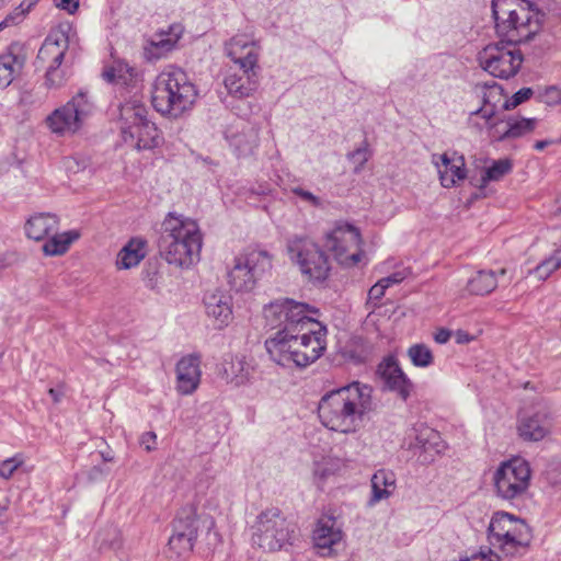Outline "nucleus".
Segmentation results:
<instances>
[{
	"label": "nucleus",
	"mask_w": 561,
	"mask_h": 561,
	"mask_svg": "<svg viewBox=\"0 0 561 561\" xmlns=\"http://www.w3.org/2000/svg\"><path fill=\"white\" fill-rule=\"evenodd\" d=\"M148 110L138 96H133L119 106L121 130L124 141L127 142V135L134 133V128L145 122L148 117Z\"/></svg>",
	"instance_id": "a878e982"
},
{
	"label": "nucleus",
	"mask_w": 561,
	"mask_h": 561,
	"mask_svg": "<svg viewBox=\"0 0 561 561\" xmlns=\"http://www.w3.org/2000/svg\"><path fill=\"white\" fill-rule=\"evenodd\" d=\"M228 93L236 99L252 96L259 88L257 67H230L224 80Z\"/></svg>",
	"instance_id": "a211bd4d"
},
{
	"label": "nucleus",
	"mask_w": 561,
	"mask_h": 561,
	"mask_svg": "<svg viewBox=\"0 0 561 561\" xmlns=\"http://www.w3.org/2000/svg\"><path fill=\"white\" fill-rule=\"evenodd\" d=\"M18 260V254L14 251H0V270L14 264Z\"/></svg>",
	"instance_id": "6e6d98bb"
},
{
	"label": "nucleus",
	"mask_w": 561,
	"mask_h": 561,
	"mask_svg": "<svg viewBox=\"0 0 561 561\" xmlns=\"http://www.w3.org/2000/svg\"><path fill=\"white\" fill-rule=\"evenodd\" d=\"M14 20L15 18L12 16V15H9L8 18H5L2 22H0V32L7 27L8 25H10L11 23H14Z\"/></svg>",
	"instance_id": "0e129e2a"
},
{
	"label": "nucleus",
	"mask_w": 561,
	"mask_h": 561,
	"mask_svg": "<svg viewBox=\"0 0 561 561\" xmlns=\"http://www.w3.org/2000/svg\"><path fill=\"white\" fill-rule=\"evenodd\" d=\"M450 336H451V332L449 330L439 329L434 334V340L438 344H445V343H447L449 341Z\"/></svg>",
	"instance_id": "bf43d9fd"
},
{
	"label": "nucleus",
	"mask_w": 561,
	"mask_h": 561,
	"mask_svg": "<svg viewBox=\"0 0 561 561\" xmlns=\"http://www.w3.org/2000/svg\"><path fill=\"white\" fill-rule=\"evenodd\" d=\"M551 144L550 140H539L534 144V148L538 151L543 150L547 146Z\"/></svg>",
	"instance_id": "e2e57ef3"
},
{
	"label": "nucleus",
	"mask_w": 561,
	"mask_h": 561,
	"mask_svg": "<svg viewBox=\"0 0 561 561\" xmlns=\"http://www.w3.org/2000/svg\"><path fill=\"white\" fill-rule=\"evenodd\" d=\"M204 307L207 317L213 321L217 330H222L230 324L233 319L232 296L224 290L216 289L208 291L204 296Z\"/></svg>",
	"instance_id": "6ab92c4d"
},
{
	"label": "nucleus",
	"mask_w": 561,
	"mask_h": 561,
	"mask_svg": "<svg viewBox=\"0 0 561 561\" xmlns=\"http://www.w3.org/2000/svg\"><path fill=\"white\" fill-rule=\"evenodd\" d=\"M68 48V37L62 32L50 34L43 43L37 54V61L42 65L61 66L66 50Z\"/></svg>",
	"instance_id": "bb28decb"
},
{
	"label": "nucleus",
	"mask_w": 561,
	"mask_h": 561,
	"mask_svg": "<svg viewBox=\"0 0 561 561\" xmlns=\"http://www.w3.org/2000/svg\"><path fill=\"white\" fill-rule=\"evenodd\" d=\"M371 392L370 386L359 381L327 392L318 404L321 424L339 433H355L373 409Z\"/></svg>",
	"instance_id": "f257e3e1"
},
{
	"label": "nucleus",
	"mask_w": 561,
	"mask_h": 561,
	"mask_svg": "<svg viewBox=\"0 0 561 561\" xmlns=\"http://www.w3.org/2000/svg\"><path fill=\"white\" fill-rule=\"evenodd\" d=\"M146 256V242L135 238L123 247L117 254L116 266L119 270H129L137 266Z\"/></svg>",
	"instance_id": "473e14b6"
},
{
	"label": "nucleus",
	"mask_w": 561,
	"mask_h": 561,
	"mask_svg": "<svg viewBox=\"0 0 561 561\" xmlns=\"http://www.w3.org/2000/svg\"><path fill=\"white\" fill-rule=\"evenodd\" d=\"M157 435L154 432H146L140 437V445L145 447L147 451L156 449Z\"/></svg>",
	"instance_id": "4d7b16f0"
},
{
	"label": "nucleus",
	"mask_w": 561,
	"mask_h": 561,
	"mask_svg": "<svg viewBox=\"0 0 561 561\" xmlns=\"http://www.w3.org/2000/svg\"><path fill=\"white\" fill-rule=\"evenodd\" d=\"M432 163L435 165L442 186L450 188L459 185L467 178L466 163L462 156L453 152L432 154Z\"/></svg>",
	"instance_id": "aec40b11"
},
{
	"label": "nucleus",
	"mask_w": 561,
	"mask_h": 561,
	"mask_svg": "<svg viewBox=\"0 0 561 561\" xmlns=\"http://www.w3.org/2000/svg\"><path fill=\"white\" fill-rule=\"evenodd\" d=\"M53 233L54 236L43 245V251L46 255H61L66 253L70 244L80 237L79 232L76 230L62 233Z\"/></svg>",
	"instance_id": "ea45409f"
},
{
	"label": "nucleus",
	"mask_w": 561,
	"mask_h": 561,
	"mask_svg": "<svg viewBox=\"0 0 561 561\" xmlns=\"http://www.w3.org/2000/svg\"><path fill=\"white\" fill-rule=\"evenodd\" d=\"M54 2L58 8L67 10L69 13L75 12L79 5V0H54Z\"/></svg>",
	"instance_id": "13d9d810"
},
{
	"label": "nucleus",
	"mask_w": 561,
	"mask_h": 561,
	"mask_svg": "<svg viewBox=\"0 0 561 561\" xmlns=\"http://www.w3.org/2000/svg\"><path fill=\"white\" fill-rule=\"evenodd\" d=\"M408 356L415 367L426 368L434 362L432 351L425 344H413L408 348Z\"/></svg>",
	"instance_id": "79ce46f5"
},
{
	"label": "nucleus",
	"mask_w": 561,
	"mask_h": 561,
	"mask_svg": "<svg viewBox=\"0 0 561 561\" xmlns=\"http://www.w3.org/2000/svg\"><path fill=\"white\" fill-rule=\"evenodd\" d=\"M497 287L493 271H479L467 283V290L472 295H488Z\"/></svg>",
	"instance_id": "58836bf2"
},
{
	"label": "nucleus",
	"mask_w": 561,
	"mask_h": 561,
	"mask_svg": "<svg viewBox=\"0 0 561 561\" xmlns=\"http://www.w3.org/2000/svg\"><path fill=\"white\" fill-rule=\"evenodd\" d=\"M492 13L497 35L517 44L533 38L543 18L528 0H492Z\"/></svg>",
	"instance_id": "39448f33"
},
{
	"label": "nucleus",
	"mask_w": 561,
	"mask_h": 561,
	"mask_svg": "<svg viewBox=\"0 0 561 561\" xmlns=\"http://www.w3.org/2000/svg\"><path fill=\"white\" fill-rule=\"evenodd\" d=\"M203 237L197 222L169 213L161 226L159 252L170 265L188 268L199 260Z\"/></svg>",
	"instance_id": "7ed1b4c3"
},
{
	"label": "nucleus",
	"mask_w": 561,
	"mask_h": 561,
	"mask_svg": "<svg viewBox=\"0 0 561 561\" xmlns=\"http://www.w3.org/2000/svg\"><path fill=\"white\" fill-rule=\"evenodd\" d=\"M438 440V432L423 423H419L408 430L403 439V446L414 453H430L432 450L439 453Z\"/></svg>",
	"instance_id": "b1692460"
},
{
	"label": "nucleus",
	"mask_w": 561,
	"mask_h": 561,
	"mask_svg": "<svg viewBox=\"0 0 561 561\" xmlns=\"http://www.w3.org/2000/svg\"><path fill=\"white\" fill-rule=\"evenodd\" d=\"M317 314V308L290 298H279L264 307V318L267 324L288 333L309 327L316 320L313 316Z\"/></svg>",
	"instance_id": "1a4fd4ad"
},
{
	"label": "nucleus",
	"mask_w": 561,
	"mask_h": 561,
	"mask_svg": "<svg viewBox=\"0 0 561 561\" xmlns=\"http://www.w3.org/2000/svg\"><path fill=\"white\" fill-rule=\"evenodd\" d=\"M340 469L339 459L332 457H323L314 462L313 477L320 483L324 482L329 477L333 476Z\"/></svg>",
	"instance_id": "37998d69"
},
{
	"label": "nucleus",
	"mask_w": 561,
	"mask_h": 561,
	"mask_svg": "<svg viewBox=\"0 0 561 561\" xmlns=\"http://www.w3.org/2000/svg\"><path fill=\"white\" fill-rule=\"evenodd\" d=\"M456 340H457V343H467L471 339H470L468 333L462 332V331H458L457 334H456Z\"/></svg>",
	"instance_id": "680f3d73"
},
{
	"label": "nucleus",
	"mask_w": 561,
	"mask_h": 561,
	"mask_svg": "<svg viewBox=\"0 0 561 561\" xmlns=\"http://www.w3.org/2000/svg\"><path fill=\"white\" fill-rule=\"evenodd\" d=\"M252 543L264 551H278L293 545L296 526L287 520L279 508L262 511L252 526Z\"/></svg>",
	"instance_id": "423d86ee"
},
{
	"label": "nucleus",
	"mask_w": 561,
	"mask_h": 561,
	"mask_svg": "<svg viewBox=\"0 0 561 561\" xmlns=\"http://www.w3.org/2000/svg\"><path fill=\"white\" fill-rule=\"evenodd\" d=\"M512 170V163L507 159H500L493 161L492 164L484 169L481 179L480 187H484L490 182L500 181L504 175L510 173Z\"/></svg>",
	"instance_id": "a19ab883"
},
{
	"label": "nucleus",
	"mask_w": 561,
	"mask_h": 561,
	"mask_svg": "<svg viewBox=\"0 0 561 561\" xmlns=\"http://www.w3.org/2000/svg\"><path fill=\"white\" fill-rule=\"evenodd\" d=\"M23 463L24 457L22 454H16L11 458L0 461V477L9 480Z\"/></svg>",
	"instance_id": "a18cd8bd"
},
{
	"label": "nucleus",
	"mask_w": 561,
	"mask_h": 561,
	"mask_svg": "<svg viewBox=\"0 0 561 561\" xmlns=\"http://www.w3.org/2000/svg\"><path fill=\"white\" fill-rule=\"evenodd\" d=\"M87 165V161L78 157H67L64 159V168L69 174H77L84 171Z\"/></svg>",
	"instance_id": "3c124183"
},
{
	"label": "nucleus",
	"mask_w": 561,
	"mask_h": 561,
	"mask_svg": "<svg viewBox=\"0 0 561 561\" xmlns=\"http://www.w3.org/2000/svg\"><path fill=\"white\" fill-rule=\"evenodd\" d=\"M474 92L482 100V105L470 113V127L479 131L485 128L491 138L503 141L504 139H500L499 136L505 131L506 119L496 118L497 103L502 99L501 87L494 81L477 83Z\"/></svg>",
	"instance_id": "f8f14e48"
},
{
	"label": "nucleus",
	"mask_w": 561,
	"mask_h": 561,
	"mask_svg": "<svg viewBox=\"0 0 561 561\" xmlns=\"http://www.w3.org/2000/svg\"><path fill=\"white\" fill-rule=\"evenodd\" d=\"M48 393L50 394V397L53 398V400L55 402H59L60 397H61V392L60 391H58V390H56L54 388H50Z\"/></svg>",
	"instance_id": "69168bd1"
},
{
	"label": "nucleus",
	"mask_w": 561,
	"mask_h": 561,
	"mask_svg": "<svg viewBox=\"0 0 561 561\" xmlns=\"http://www.w3.org/2000/svg\"><path fill=\"white\" fill-rule=\"evenodd\" d=\"M530 539V529L524 520L504 512L493 515L489 525V541L503 553H517L529 545Z\"/></svg>",
	"instance_id": "9d476101"
},
{
	"label": "nucleus",
	"mask_w": 561,
	"mask_h": 561,
	"mask_svg": "<svg viewBox=\"0 0 561 561\" xmlns=\"http://www.w3.org/2000/svg\"><path fill=\"white\" fill-rule=\"evenodd\" d=\"M250 369L245 357L240 355L231 356L222 365L225 379L234 386L243 385L249 379Z\"/></svg>",
	"instance_id": "f704fd0d"
},
{
	"label": "nucleus",
	"mask_w": 561,
	"mask_h": 561,
	"mask_svg": "<svg viewBox=\"0 0 561 561\" xmlns=\"http://www.w3.org/2000/svg\"><path fill=\"white\" fill-rule=\"evenodd\" d=\"M362 238L359 230L348 224L337 225L327 233L325 245L334 253L336 260L344 265H356L363 253L359 249Z\"/></svg>",
	"instance_id": "dca6fc26"
},
{
	"label": "nucleus",
	"mask_w": 561,
	"mask_h": 561,
	"mask_svg": "<svg viewBox=\"0 0 561 561\" xmlns=\"http://www.w3.org/2000/svg\"><path fill=\"white\" fill-rule=\"evenodd\" d=\"M196 99L197 89L181 68L168 66L156 77L151 102L162 115L178 117L191 110Z\"/></svg>",
	"instance_id": "20e7f679"
},
{
	"label": "nucleus",
	"mask_w": 561,
	"mask_h": 561,
	"mask_svg": "<svg viewBox=\"0 0 561 561\" xmlns=\"http://www.w3.org/2000/svg\"><path fill=\"white\" fill-rule=\"evenodd\" d=\"M18 44L10 45L0 55V88L9 87L24 67L25 58L20 54Z\"/></svg>",
	"instance_id": "cd10ccee"
},
{
	"label": "nucleus",
	"mask_w": 561,
	"mask_h": 561,
	"mask_svg": "<svg viewBox=\"0 0 561 561\" xmlns=\"http://www.w3.org/2000/svg\"><path fill=\"white\" fill-rule=\"evenodd\" d=\"M127 135V142H130L138 150L156 148L160 144L159 130L154 123L148 118L134 128V133Z\"/></svg>",
	"instance_id": "7c9ffc66"
},
{
	"label": "nucleus",
	"mask_w": 561,
	"mask_h": 561,
	"mask_svg": "<svg viewBox=\"0 0 561 561\" xmlns=\"http://www.w3.org/2000/svg\"><path fill=\"white\" fill-rule=\"evenodd\" d=\"M94 110V104L85 90H80L65 105L56 108L46 118L49 130L57 135L77 133Z\"/></svg>",
	"instance_id": "ddd939ff"
},
{
	"label": "nucleus",
	"mask_w": 561,
	"mask_h": 561,
	"mask_svg": "<svg viewBox=\"0 0 561 561\" xmlns=\"http://www.w3.org/2000/svg\"><path fill=\"white\" fill-rule=\"evenodd\" d=\"M500 558L497 554L493 553L492 551L488 552H478L473 553L470 557H466L463 559H460L459 561H499Z\"/></svg>",
	"instance_id": "5fc2aeb1"
},
{
	"label": "nucleus",
	"mask_w": 561,
	"mask_h": 561,
	"mask_svg": "<svg viewBox=\"0 0 561 561\" xmlns=\"http://www.w3.org/2000/svg\"><path fill=\"white\" fill-rule=\"evenodd\" d=\"M290 193L310 206L320 207L322 205L320 197L300 186L291 187Z\"/></svg>",
	"instance_id": "09e8293b"
},
{
	"label": "nucleus",
	"mask_w": 561,
	"mask_h": 561,
	"mask_svg": "<svg viewBox=\"0 0 561 561\" xmlns=\"http://www.w3.org/2000/svg\"><path fill=\"white\" fill-rule=\"evenodd\" d=\"M405 277L407 273L404 271H398L387 277L379 279V282L385 285L386 288H389L390 286L400 284Z\"/></svg>",
	"instance_id": "864d4df0"
},
{
	"label": "nucleus",
	"mask_w": 561,
	"mask_h": 561,
	"mask_svg": "<svg viewBox=\"0 0 561 561\" xmlns=\"http://www.w3.org/2000/svg\"><path fill=\"white\" fill-rule=\"evenodd\" d=\"M348 158L355 164L354 172L359 173L363 170L365 163L370 158V151L368 149V145L363 144V146H360L359 148L354 150L352 153H350Z\"/></svg>",
	"instance_id": "de8ad7c7"
},
{
	"label": "nucleus",
	"mask_w": 561,
	"mask_h": 561,
	"mask_svg": "<svg viewBox=\"0 0 561 561\" xmlns=\"http://www.w3.org/2000/svg\"><path fill=\"white\" fill-rule=\"evenodd\" d=\"M387 288L379 280L370 287L368 291L367 305L373 308L377 307L380 299L385 296Z\"/></svg>",
	"instance_id": "603ef678"
},
{
	"label": "nucleus",
	"mask_w": 561,
	"mask_h": 561,
	"mask_svg": "<svg viewBox=\"0 0 561 561\" xmlns=\"http://www.w3.org/2000/svg\"><path fill=\"white\" fill-rule=\"evenodd\" d=\"M314 546L320 549L322 556L331 554L333 547L343 539V531L333 516L323 515L318 519L312 536Z\"/></svg>",
	"instance_id": "5701e85b"
},
{
	"label": "nucleus",
	"mask_w": 561,
	"mask_h": 561,
	"mask_svg": "<svg viewBox=\"0 0 561 561\" xmlns=\"http://www.w3.org/2000/svg\"><path fill=\"white\" fill-rule=\"evenodd\" d=\"M551 421L547 413L537 412L531 416L523 417L518 424V433L526 440L538 442L550 432Z\"/></svg>",
	"instance_id": "c85d7f7f"
},
{
	"label": "nucleus",
	"mask_w": 561,
	"mask_h": 561,
	"mask_svg": "<svg viewBox=\"0 0 561 561\" xmlns=\"http://www.w3.org/2000/svg\"><path fill=\"white\" fill-rule=\"evenodd\" d=\"M500 274H501V275H504V274H505V270H504V268H502V270L500 271Z\"/></svg>",
	"instance_id": "338daca9"
},
{
	"label": "nucleus",
	"mask_w": 561,
	"mask_h": 561,
	"mask_svg": "<svg viewBox=\"0 0 561 561\" xmlns=\"http://www.w3.org/2000/svg\"><path fill=\"white\" fill-rule=\"evenodd\" d=\"M396 474L391 470L379 469L371 477V496L369 506H374L382 500L389 499L397 488Z\"/></svg>",
	"instance_id": "c756f323"
},
{
	"label": "nucleus",
	"mask_w": 561,
	"mask_h": 561,
	"mask_svg": "<svg viewBox=\"0 0 561 561\" xmlns=\"http://www.w3.org/2000/svg\"><path fill=\"white\" fill-rule=\"evenodd\" d=\"M172 528L183 533L192 541L201 539L207 548L214 549L220 542V536L215 530V520L207 514H197L193 508H183L173 522Z\"/></svg>",
	"instance_id": "2eb2a0df"
},
{
	"label": "nucleus",
	"mask_w": 561,
	"mask_h": 561,
	"mask_svg": "<svg viewBox=\"0 0 561 561\" xmlns=\"http://www.w3.org/2000/svg\"><path fill=\"white\" fill-rule=\"evenodd\" d=\"M538 125L537 118H518L507 116L505 131L499 136L500 139H516L530 134Z\"/></svg>",
	"instance_id": "4c0bfd02"
},
{
	"label": "nucleus",
	"mask_w": 561,
	"mask_h": 561,
	"mask_svg": "<svg viewBox=\"0 0 561 561\" xmlns=\"http://www.w3.org/2000/svg\"><path fill=\"white\" fill-rule=\"evenodd\" d=\"M480 67L499 79H510L517 75L524 61L517 43L500 41L486 45L478 54Z\"/></svg>",
	"instance_id": "9b49d317"
},
{
	"label": "nucleus",
	"mask_w": 561,
	"mask_h": 561,
	"mask_svg": "<svg viewBox=\"0 0 561 561\" xmlns=\"http://www.w3.org/2000/svg\"><path fill=\"white\" fill-rule=\"evenodd\" d=\"M327 328L313 320L312 324L294 333L277 331L265 341L273 362L283 367L304 368L320 358L327 348Z\"/></svg>",
	"instance_id": "f03ea898"
},
{
	"label": "nucleus",
	"mask_w": 561,
	"mask_h": 561,
	"mask_svg": "<svg viewBox=\"0 0 561 561\" xmlns=\"http://www.w3.org/2000/svg\"><path fill=\"white\" fill-rule=\"evenodd\" d=\"M102 77L110 83L129 85L135 78V69L121 59H114L106 65Z\"/></svg>",
	"instance_id": "c9c22d12"
},
{
	"label": "nucleus",
	"mask_w": 561,
	"mask_h": 561,
	"mask_svg": "<svg viewBox=\"0 0 561 561\" xmlns=\"http://www.w3.org/2000/svg\"><path fill=\"white\" fill-rule=\"evenodd\" d=\"M529 463L519 457L503 461L493 474L495 493L506 501L522 499L530 485Z\"/></svg>",
	"instance_id": "4468645a"
},
{
	"label": "nucleus",
	"mask_w": 561,
	"mask_h": 561,
	"mask_svg": "<svg viewBox=\"0 0 561 561\" xmlns=\"http://www.w3.org/2000/svg\"><path fill=\"white\" fill-rule=\"evenodd\" d=\"M225 53L233 62V67L259 66L260 45L248 34H238L226 42Z\"/></svg>",
	"instance_id": "f3484780"
},
{
	"label": "nucleus",
	"mask_w": 561,
	"mask_h": 561,
	"mask_svg": "<svg viewBox=\"0 0 561 561\" xmlns=\"http://www.w3.org/2000/svg\"><path fill=\"white\" fill-rule=\"evenodd\" d=\"M194 545L195 542L183 533L172 528V535L164 550L165 558L170 561H180L192 552Z\"/></svg>",
	"instance_id": "e433bc0d"
},
{
	"label": "nucleus",
	"mask_w": 561,
	"mask_h": 561,
	"mask_svg": "<svg viewBox=\"0 0 561 561\" xmlns=\"http://www.w3.org/2000/svg\"><path fill=\"white\" fill-rule=\"evenodd\" d=\"M66 81V73L60 66L55 64L47 66L46 69V85L49 88H59Z\"/></svg>",
	"instance_id": "49530a36"
},
{
	"label": "nucleus",
	"mask_w": 561,
	"mask_h": 561,
	"mask_svg": "<svg viewBox=\"0 0 561 561\" xmlns=\"http://www.w3.org/2000/svg\"><path fill=\"white\" fill-rule=\"evenodd\" d=\"M58 224V217L54 214H37L27 220L25 231L28 238L39 241L56 232Z\"/></svg>",
	"instance_id": "2f4dec72"
},
{
	"label": "nucleus",
	"mask_w": 561,
	"mask_h": 561,
	"mask_svg": "<svg viewBox=\"0 0 561 561\" xmlns=\"http://www.w3.org/2000/svg\"><path fill=\"white\" fill-rule=\"evenodd\" d=\"M201 377V356H183L176 364V391L183 396L192 394L198 388Z\"/></svg>",
	"instance_id": "4be33fe9"
},
{
	"label": "nucleus",
	"mask_w": 561,
	"mask_h": 561,
	"mask_svg": "<svg viewBox=\"0 0 561 561\" xmlns=\"http://www.w3.org/2000/svg\"><path fill=\"white\" fill-rule=\"evenodd\" d=\"M225 137L239 154H249L257 146L259 128L243 118H236L225 130Z\"/></svg>",
	"instance_id": "412c9836"
},
{
	"label": "nucleus",
	"mask_w": 561,
	"mask_h": 561,
	"mask_svg": "<svg viewBox=\"0 0 561 561\" xmlns=\"http://www.w3.org/2000/svg\"><path fill=\"white\" fill-rule=\"evenodd\" d=\"M378 371L390 390L396 391L403 400L409 398L413 385L393 357L380 363Z\"/></svg>",
	"instance_id": "393cba45"
},
{
	"label": "nucleus",
	"mask_w": 561,
	"mask_h": 561,
	"mask_svg": "<svg viewBox=\"0 0 561 561\" xmlns=\"http://www.w3.org/2000/svg\"><path fill=\"white\" fill-rule=\"evenodd\" d=\"M561 266V256L558 253L550 255L539 263L533 273L538 279H547L554 271Z\"/></svg>",
	"instance_id": "c03bdc74"
},
{
	"label": "nucleus",
	"mask_w": 561,
	"mask_h": 561,
	"mask_svg": "<svg viewBox=\"0 0 561 561\" xmlns=\"http://www.w3.org/2000/svg\"><path fill=\"white\" fill-rule=\"evenodd\" d=\"M531 95H533V90L530 88H523L519 91H517L512 96L511 100H506L503 104V107L505 110L514 108V107L518 106L519 104H522L523 102L530 99Z\"/></svg>",
	"instance_id": "8fccbe9b"
},
{
	"label": "nucleus",
	"mask_w": 561,
	"mask_h": 561,
	"mask_svg": "<svg viewBox=\"0 0 561 561\" xmlns=\"http://www.w3.org/2000/svg\"><path fill=\"white\" fill-rule=\"evenodd\" d=\"M38 0H24L19 5L20 13L19 15L27 13L36 3Z\"/></svg>",
	"instance_id": "052dcab7"
},
{
	"label": "nucleus",
	"mask_w": 561,
	"mask_h": 561,
	"mask_svg": "<svg viewBox=\"0 0 561 561\" xmlns=\"http://www.w3.org/2000/svg\"><path fill=\"white\" fill-rule=\"evenodd\" d=\"M179 39V34L160 32L153 34L145 46L148 59H159L172 50Z\"/></svg>",
	"instance_id": "72a5a7b5"
},
{
	"label": "nucleus",
	"mask_w": 561,
	"mask_h": 561,
	"mask_svg": "<svg viewBox=\"0 0 561 561\" xmlns=\"http://www.w3.org/2000/svg\"><path fill=\"white\" fill-rule=\"evenodd\" d=\"M273 268V255L264 249H248L234 257L228 282L236 291H251Z\"/></svg>",
	"instance_id": "6e6552de"
},
{
	"label": "nucleus",
	"mask_w": 561,
	"mask_h": 561,
	"mask_svg": "<svg viewBox=\"0 0 561 561\" xmlns=\"http://www.w3.org/2000/svg\"><path fill=\"white\" fill-rule=\"evenodd\" d=\"M289 261L312 283L325 280L330 273L329 259L321 247L305 236H293L286 241Z\"/></svg>",
	"instance_id": "0eeeda50"
}]
</instances>
